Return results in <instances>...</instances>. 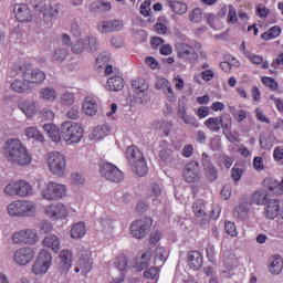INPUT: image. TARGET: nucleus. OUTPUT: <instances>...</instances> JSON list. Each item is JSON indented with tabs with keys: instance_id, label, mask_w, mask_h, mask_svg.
Listing matches in <instances>:
<instances>
[{
	"instance_id": "f257e3e1",
	"label": "nucleus",
	"mask_w": 283,
	"mask_h": 283,
	"mask_svg": "<svg viewBox=\"0 0 283 283\" xmlns=\"http://www.w3.org/2000/svg\"><path fill=\"white\" fill-rule=\"evenodd\" d=\"M3 154L8 163L18 167H28L32 163V156L28 153V148L18 139H9L4 145Z\"/></svg>"
},
{
	"instance_id": "f03ea898",
	"label": "nucleus",
	"mask_w": 283,
	"mask_h": 283,
	"mask_svg": "<svg viewBox=\"0 0 283 283\" xmlns=\"http://www.w3.org/2000/svg\"><path fill=\"white\" fill-rule=\"evenodd\" d=\"M34 13L38 14L46 25L52 23L54 19H59V12L61 10V4L48 6L43 0H34L32 2Z\"/></svg>"
},
{
	"instance_id": "7ed1b4c3",
	"label": "nucleus",
	"mask_w": 283,
	"mask_h": 283,
	"mask_svg": "<svg viewBox=\"0 0 283 283\" xmlns=\"http://www.w3.org/2000/svg\"><path fill=\"white\" fill-rule=\"evenodd\" d=\"M8 213L11 218H34L36 208L28 200H15L8 206Z\"/></svg>"
},
{
	"instance_id": "20e7f679",
	"label": "nucleus",
	"mask_w": 283,
	"mask_h": 283,
	"mask_svg": "<svg viewBox=\"0 0 283 283\" xmlns=\"http://www.w3.org/2000/svg\"><path fill=\"white\" fill-rule=\"evenodd\" d=\"M83 126L81 124H76L75 122H63L60 130V139L63 138L65 143L72 145L74 143H81L83 138Z\"/></svg>"
},
{
	"instance_id": "39448f33",
	"label": "nucleus",
	"mask_w": 283,
	"mask_h": 283,
	"mask_svg": "<svg viewBox=\"0 0 283 283\" xmlns=\"http://www.w3.org/2000/svg\"><path fill=\"white\" fill-rule=\"evenodd\" d=\"M49 169L51 174L54 176H65L67 174V161L65 160V156L61 153H51L49 154Z\"/></svg>"
},
{
	"instance_id": "423d86ee",
	"label": "nucleus",
	"mask_w": 283,
	"mask_h": 283,
	"mask_svg": "<svg viewBox=\"0 0 283 283\" xmlns=\"http://www.w3.org/2000/svg\"><path fill=\"white\" fill-rule=\"evenodd\" d=\"M154 224V219L150 217H142L138 220H135L130 226V233L137 240H143L151 231Z\"/></svg>"
},
{
	"instance_id": "0eeeda50",
	"label": "nucleus",
	"mask_w": 283,
	"mask_h": 283,
	"mask_svg": "<svg viewBox=\"0 0 283 283\" xmlns=\"http://www.w3.org/2000/svg\"><path fill=\"white\" fill-rule=\"evenodd\" d=\"M99 174L103 178L109 180V182L118 184L125 180V174L116 165L111 163L99 164Z\"/></svg>"
},
{
	"instance_id": "6e6552de",
	"label": "nucleus",
	"mask_w": 283,
	"mask_h": 283,
	"mask_svg": "<svg viewBox=\"0 0 283 283\" xmlns=\"http://www.w3.org/2000/svg\"><path fill=\"white\" fill-rule=\"evenodd\" d=\"M19 72L27 83H43L45 81V72L39 69H32V65L30 64H22L19 66Z\"/></svg>"
},
{
	"instance_id": "1a4fd4ad",
	"label": "nucleus",
	"mask_w": 283,
	"mask_h": 283,
	"mask_svg": "<svg viewBox=\"0 0 283 283\" xmlns=\"http://www.w3.org/2000/svg\"><path fill=\"white\" fill-rule=\"evenodd\" d=\"M260 205H266L265 207V218L268 220H275L276 216H280V200L277 199H268L266 195H260L259 201Z\"/></svg>"
},
{
	"instance_id": "9d476101",
	"label": "nucleus",
	"mask_w": 283,
	"mask_h": 283,
	"mask_svg": "<svg viewBox=\"0 0 283 283\" xmlns=\"http://www.w3.org/2000/svg\"><path fill=\"white\" fill-rule=\"evenodd\" d=\"M65 196V186L51 181L46 189L42 190L45 200H61Z\"/></svg>"
},
{
	"instance_id": "9b49d317",
	"label": "nucleus",
	"mask_w": 283,
	"mask_h": 283,
	"mask_svg": "<svg viewBox=\"0 0 283 283\" xmlns=\"http://www.w3.org/2000/svg\"><path fill=\"white\" fill-rule=\"evenodd\" d=\"M201 165L208 182H216V180H218V168L213 165V161H211V156H209V154L202 153Z\"/></svg>"
},
{
	"instance_id": "f8f14e48",
	"label": "nucleus",
	"mask_w": 283,
	"mask_h": 283,
	"mask_svg": "<svg viewBox=\"0 0 283 283\" xmlns=\"http://www.w3.org/2000/svg\"><path fill=\"white\" fill-rule=\"evenodd\" d=\"M34 255H36V250L34 248H20L13 254V260L15 264L20 266H25L30 264L31 260H34Z\"/></svg>"
},
{
	"instance_id": "ddd939ff",
	"label": "nucleus",
	"mask_w": 283,
	"mask_h": 283,
	"mask_svg": "<svg viewBox=\"0 0 283 283\" xmlns=\"http://www.w3.org/2000/svg\"><path fill=\"white\" fill-rule=\"evenodd\" d=\"M192 211L197 216V222L200 227L209 224L211 220V212H207L205 201L202 199H198L192 203Z\"/></svg>"
},
{
	"instance_id": "4468645a",
	"label": "nucleus",
	"mask_w": 283,
	"mask_h": 283,
	"mask_svg": "<svg viewBox=\"0 0 283 283\" xmlns=\"http://www.w3.org/2000/svg\"><path fill=\"white\" fill-rule=\"evenodd\" d=\"M182 175L186 182H197V180H200V164L196 160L189 161L185 166Z\"/></svg>"
},
{
	"instance_id": "2eb2a0df",
	"label": "nucleus",
	"mask_w": 283,
	"mask_h": 283,
	"mask_svg": "<svg viewBox=\"0 0 283 283\" xmlns=\"http://www.w3.org/2000/svg\"><path fill=\"white\" fill-rule=\"evenodd\" d=\"M176 50L178 59H188L190 63H195L198 60V53L187 43L176 44Z\"/></svg>"
},
{
	"instance_id": "dca6fc26",
	"label": "nucleus",
	"mask_w": 283,
	"mask_h": 283,
	"mask_svg": "<svg viewBox=\"0 0 283 283\" xmlns=\"http://www.w3.org/2000/svg\"><path fill=\"white\" fill-rule=\"evenodd\" d=\"M78 256V266L82 273H90L92 271V265L94 262L92 261V252L90 250H81L77 253Z\"/></svg>"
},
{
	"instance_id": "f3484780",
	"label": "nucleus",
	"mask_w": 283,
	"mask_h": 283,
	"mask_svg": "<svg viewBox=\"0 0 283 283\" xmlns=\"http://www.w3.org/2000/svg\"><path fill=\"white\" fill-rule=\"evenodd\" d=\"M45 213L52 220L67 218V208L63 203L51 205L46 207Z\"/></svg>"
},
{
	"instance_id": "a211bd4d",
	"label": "nucleus",
	"mask_w": 283,
	"mask_h": 283,
	"mask_svg": "<svg viewBox=\"0 0 283 283\" xmlns=\"http://www.w3.org/2000/svg\"><path fill=\"white\" fill-rule=\"evenodd\" d=\"M13 12L15 14V19H18L20 23L32 21V10H30L25 4H15Z\"/></svg>"
},
{
	"instance_id": "6ab92c4d",
	"label": "nucleus",
	"mask_w": 283,
	"mask_h": 283,
	"mask_svg": "<svg viewBox=\"0 0 283 283\" xmlns=\"http://www.w3.org/2000/svg\"><path fill=\"white\" fill-rule=\"evenodd\" d=\"M202 254L199 251L192 250L187 254V264L192 271H200L202 269Z\"/></svg>"
},
{
	"instance_id": "aec40b11",
	"label": "nucleus",
	"mask_w": 283,
	"mask_h": 283,
	"mask_svg": "<svg viewBox=\"0 0 283 283\" xmlns=\"http://www.w3.org/2000/svg\"><path fill=\"white\" fill-rule=\"evenodd\" d=\"M99 32L107 34V32H118L123 30V24L119 20H105L97 25Z\"/></svg>"
},
{
	"instance_id": "412c9836",
	"label": "nucleus",
	"mask_w": 283,
	"mask_h": 283,
	"mask_svg": "<svg viewBox=\"0 0 283 283\" xmlns=\"http://www.w3.org/2000/svg\"><path fill=\"white\" fill-rule=\"evenodd\" d=\"M177 114L186 125H191L192 127H199V124H198V120H196V117L191 115H187V106H185V103L179 102Z\"/></svg>"
},
{
	"instance_id": "4be33fe9",
	"label": "nucleus",
	"mask_w": 283,
	"mask_h": 283,
	"mask_svg": "<svg viewBox=\"0 0 283 283\" xmlns=\"http://www.w3.org/2000/svg\"><path fill=\"white\" fill-rule=\"evenodd\" d=\"M126 158L130 165V167H134L138 160H143L145 156L143 155V151L136 146H129L126 149Z\"/></svg>"
},
{
	"instance_id": "5701e85b",
	"label": "nucleus",
	"mask_w": 283,
	"mask_h": 283,
	"mask_svg": "<svg viewBox=\"0 0 283 283\" xmlns=\"http://www.w3.org/2000/svg\"><path fill=\"white\" fill-rule=\"evenodd\" d=\"M59 266L62 273H67L72 269V252L67 250L61 251Z\"/></svg>"
},
{
	"instance_id": "b1692460",
	"label": "nucleus",
	"mask_w": 283,
	"mask_h": 283,
	"mask_svg": "<svg viewBox=\"0 0 283 283\" xmlns=\"http://www.w3.org/2000/svg\"><path fill=\"white\" fill-rule=\"evenodd\" d=\"M249 211H251V202L243 200L238 208L234 209L233 216L238 220H247L249 218Z\"/></svg>"
},
{
	"instance_id": "393cba45",
	"label": "nucleus",
	"mask_w": 283,
	"mask_h": 283,
	"mask_svg": "<svg viewBox=\"0 0 283 283\" xmlns=\"http://www.w3.org/2000/svg\"><path fill=\"white\" fill-rule=\"evenodd\" d=\"M42 244L44 247H48V249H52L54 253H59V251L61 250V241L59 240V237H56L55 234H48L43 239Z\"/></svg>"
},
{
	"instance_id": "a878e982",
	"label": "nucleus",
	"mask_w": 283,
	"mask_h": 283,
	"mask_svg": "<svg viewBox=\"0 0 283 283\" xmlns=\"http://www.w3.org/2000/svg\"><path fill=\"white\" fill-rule=\"evenodd\" d=\"M115 269L119 272V277L117 283L125 282V270L127 269V258L125 255H119L114 261Z\"/></svg>"
},
{
	"instance_id": "bb28decb",
	"label": "nucleus",
	"mask_w": 283,
	"mask_h": 283,
	"mask_svg": "<svg viewBox=\"0 0 283 283\" xmlns=\"http://www.w3.org/2000/svg\"><path fill=\"white\" fill-rule=\"evenodd\" d=\"M82 112H84L86 116H96V113L98 112L96 101H94L92 97H86L82 104Z\"/></svg>"
},
{
	"instance_id": "cd10ccee",
	"label": "nucleus",
	"mask_w": 283,
	"mask_h": 283,
	"mask_svg": "<svg viewBox=\"0 0 283 283\" xmlns=\"http://www.w3.org/2000/svg\"><path fill=\"white\" fill-rule=\"evenodd\" d=\"M43 130L51 137L53 143H61V132L59 127L52 123L44 124Z\"/></svg>"
},
{
	"instance_id": "c85d7f7f",
	"label": "nucleus",
	"mask_w": 283,
	"mask_h": 283,
	"mask_svg": "<svg viewBox=\"0 0 283 283\" xmlns=\"http://www.w3.org/2000/svg\"><path fill=\"white\" fill-rule=\"evenodd\" d=\"M125 87V81L120 76H113L107 80V88L109 92H120Z\"/></svg>"
},
{
	"instance_id": "c756f323",
	"label": "nucleus",
	"mask_w": 283,
	"mask_h": 283,
	"mask_svg": "<svg viewBox=\"0 0 283 283\" xmlns=\"http://www.w3.org/2000/svg\"><path fill=\"white\" fill-rule=\"evenodd\" d=\"M132 169L134 174H136V176H139V178L147 176V171H149V168L147 167V161L145 160V158L136 161L134 166H132Z\"/></svg>"
},
{
	"instance_id": "7c9ffc66",
	"label": "nucleus",
	"mask_w": 283,
	"mask_h": 283,
	"mask_svg": "<svg viewBox=\"0 0 283 283\" xmlns=\"http://www.w3.org/2000/svg\"><path fill=\"white\" fill-rule=\"evenodd\" d=\"M132 87L135 94H137V96H140L142 94H145L147 90H149V84L147 83V81H145V78H138L132 81Z\"/></svg>"
},
{
	"instance_id": "2f4dec72",
	"label": "nucleus",
	"mask_w": 283,
	"mask_h": 283,
	"mask_svg": "<svg viewBox=\"0 0 283 283\" xmlns=\"http://www.w3.org/2000/svg\"><path fill=\"white\" fill-rule=\"evenodd\" d=\"M283 269V260L280 254L274 255L273 261L270 263L269 271L272 275H280Z\"/></svg>"
},
{
	"instance_id": "473e14b6",
	"label": "nucleus",
	"mask_w": 283,
	"mask_h": 283,
	"mask_svg": "<svg viewBox=\"0 0 283 283\" xmlns=\"http://www.w3.org/2000/svg\"><path fill=\"white\" fill-rule=\"evenodd\" d=\"M221 120L222 116L210 117L203 123V125L213 134H218V132H220Z\"/></svg>"
},
{
	"instance_id": "72a5a7b5",
	"label": "nucleus",
	"mask_w": 283,
	"mask_h": 283,
	"mask_svg": "<svg viewBox=\"0 0 283 283\" xmlns=\"http://www.w3.org/2000/svg\"><path fill=\"white\" fill-rule=\"evenodd\" d=\"M112 10V3L105 1H96L90 6L91 12H109Z\"/></svg>"
},
{
	"instance_id": "f704fd0d",
	"label": "nucleus",
	"mask_w": 283,
	"mask_h": 283,
	"mask_svg": "<svg viewBox=\"0 0 283 283\" xmlns=\"http://www.w3.org/2000/svg\"><path fill=\"white\" fill-rule=\"evenodd\" d=\"M85 233L86 230L84 222H77L71 229V238H73L74 240H81V238H83Z\"/></svg>"
},
{
	"instance_id": "c9c22d12",
	"label": "nucleus",
	"mask_w": 283,
	"mask_h": 283,
	"mask_svg": "<svg viewBox=\"0 0 283 283\" xmlns=\"http://www.w3.org/2000/svg\"><path fill=\"white\" fill-rule=\"evenodd\" d=\"M114 201L120 207H124V205H129V202H132V193L117 191L114 195Z\"/></svg>"
},
{
	"instance_id": "e433bc0d",
	"label": "nucleus",
	"mask_w": 283,
	"mask_h": 283,
	"mask_svg": "<svg viewBox=\"0 0 283 283\" xmlns=\"http://www.w3.org/2000/svg\"><path fill=\"white\" fill-rule=\"evenodd\" d=\"M18 196L25 198V196H32V186L30 182L20 180L18 181Z\"/></svg>"
},
{
	"instance_id": "4c0bfd02",
	"label": "nucleus",
	"mask_w": 283,
	"mask_h": 283,
	"mask_svg": "<svg viewBox=\"0 0 283 283\" xmlns=\"http://www.w3.org/2000/svg\"><path fill=\"white\" fill-rule=\"evenodd\" d=\"M169 8L175 12V14H185L188 10L187 3L180 1H168Z\"/></svg>"
},
{
	"instance_id": "58836bf2",
	"label": "nucleus",
	"mask_w": 283,
	"mask_h": 283,
	"mask_svg": "<svg viewBox=\"0 0 283 283\" xmlns=\"http://www.w3.org/2000/svg\"><path fill=\"white\" fill-rule=\"evenodd\" d=\"M11 90L18 94H23L24 92H28V90H30V85L21 80H14L11 83Z\"/></svg>"
},
{
	"instance_id": "ea45409f",
	"label": "nucleus",
	"mask_w": 283,
	"mask_h": 283,
	"mask_svg": "<svg viewBox=\"0 0 283 283\" xmlns=\"http://www.w3.org/2000/svg\"><path fill=\"white\" fill-rule=\"evenodd\" d=\"M25 136H28L29 138H33V140H38L39 143H43V140H45L43 134H41V132H39L36 127L27 128Z\"/></svg>"
},
{
	"instance_id": "a19ab883",
	"label": "nucleus",
	"mask_w": 283,
	"mask_h": 283,
	"mask_svg": "<svg viewBox=\"0 0 283 283\" xmlns=\"http://www.w3.org/2000/svg\"><path fill=\"white\" fill-rule=\"evenodd\" d=\"M151 262V252L142 254L139 262H137V271H145Z\"/></svg>"
},
{
	"instance_id": "79ce46f5",
	"label": "nucleus",
	"mask_w": 283,
	"mask_h": 283,
	"mask_svg": "<svg viewBox=\"0 0 283 283\" xmlns=\"http://www.w3.org/2000/svg\"><path fill=\"white\" fill-rule=\"evenodd\" d=\"M38 261H40L42 264H44V266L50 269L52 264V254L46 250H41L39 252Z\"/></svg>"
},
{
	"instance_id": "37998d69",
	"label": "nucleus",
	"mask_w": 283,
	"mask_h": 283,
	"mask_svg": "<svg viewBox=\"0 0 283 283\" xmlns=\"http://www.w3.org/2000/svg\"><path fill=\"white\" fill-rule=\"evenodd\" d=\"M263 185L265 189H269V191H280V181L274 178H265L263 180Z\"/></svg>"
},
{
	"instance_id": "c03bdc74",
	"label": "nucleus",
	"mask_w": 283,
	"mask_h": 283,
	"mask_svg": "<svg viewBox=\"0 0 283 283\" xmlns=\"http://www.w3.org/2000/svg\"><path fill=\"white\" fill-rule=\"evenodd\" d=\"M102 227H103L104 233L112 235V233L114 232V229H116V222L109 219H103Z\"/></svg>"
},
{
	"instance_id": "a18cd8bd",
	"label": "nucleus",
	"mask_w": 283,
	"mask_h": 283,
	"mask_svg": "<svg viewBox=\"0 0 283 283\" xmlns=\"http://www.w3.org/2000/svg\"><path fill=\"white\" fill-rule=\"evenodd\" d=\"M86 52L94 54L98 50V41L94 36H88V40L85 41Z\"/></svg>"
},
{
	"instance_id": "49530a36",
	"label": "nucleus",
	"mask_w": 283,
	"mask_h": 283,
	"mask_svg": "<svg viewBox=\"0 0 283 283\" xmlns=\"http://www.w3.org/2000/svg\"><path fill=\"white\" fill-rule=\"evenodd\" d=\"M107 132H109V125L103 124L102 126H97L94 128L93 136L94 138H97V139L103 138V136H105Z\"/></svg>"
},
{
	"instance_id": "de8ad7c7",
	"label": "nucleus",
	"mask_w": 283,
	"mask_h": 283,
	"mask_svg": "<svg viewBox=\"0 0 283 283\" xmlns=\"http://www.w3.org/2000/svg\"><path fill=\"white\" fill-rule=\"evenodd\" d=\"M27 238H28V229L22 230L20 232H15L12 235V240H13L14 244H21V242L25 244Z\"/></svg>"
},
{
	"instance_id": "09e8293b",
	"label": "nucleus",
	"mask_w": 283,
	"mask_h": 283,
	"mask_svg": "<svg viewBox=\"0 0 283 283\" xmlns=\"http://www.w3.org/2000/svg\"><path fill=\"white\" fill-rule=\"evenodd\" d=\"M48 269L50 268H48L38 259L32 266V273H34L35 275H41V273H48Z\"/></svg>"
},
{
	"instance_id": "8fccbe9b",
	"label": "nucleus",
	"mask_w": 283,
	"mask_h": 283,
	"mask_svg": "<svg viewBox=\"0 0 283 283\" xmlns=\"http://www.w3.org/2000/svg\"><path fill=\"white\" fill-rule=\"evenodd\" d=\"M244 56L251 61V63H254V65H261V63L264 62V57L260 55H255L251 53L250 51L243 52Z\"/></svg>"
},
{
	"instance_id": "3c124183",
	"label": "nucleus",
	"mask_w": 283,
	"mask_h": 283,
	"mask_svg": "<svg viewBox=\"0 0 283 283\" xmlns=\"http://www.w3.org/2000/svg\"><path fill=\"white\" fill-rule=\"evenodd\" d=\"M158 273H160V270L156 266H151L144 272V277H146V280H158Z\"/></svg>"
},
{
	"instance_id": "603ef678",
	"label": "nucleus",
	"mask_w": 283,
	"mask_h": 283,
	"mask_svg": "<svg viewBox=\"0 0 283 283\" xmlns=\"http://www.w3.org/2000/svg\"><path fill=\"white\" fill-rule=\"evenodd\" d=\"M189 19L192 23H200L202 21V9L196 8L189 13Z\"/></svg>"
},
{
	"instance_id": "864d4df0",
	"label": "nucleus",
	"mask_w": 283,
	"mask_h": 283,
	"mask_svg": "<svg viewBox=\"0 0 283 283\" xmlns=\"http://www.w3.org/2000/svg\"><path fill=\"white\" fill-rule=\"evenodd\" d=\"M61 103L65 106L74 105V93L65 91L61 96Z\"/></svg>"
},
{
	"instance_id": "5fc2aeb1",
	"label": "nucleus",
	"mask_w": 283,
	"mask_h": 283,
	"mask_svg": "<svg viewBox=\"0 0 283 283\" xmlns=\"http://www.w3.org/2000/svg\"><path fill=\"white\" fill-rule=\"evenodd\" d=\"M261 83H263V85H265V87H269L273 92H276V90L279 87V84L275 82V80L273 77L264 76L261 78Z\"/></svg>"
},
{
	"instance_id": "6e6d98bb",
	"label": "nucleus",
	"mask_w": 283,
	"mask_h": 283,
	"mask_svg": "<svg viewBox=\"0 0 283 283\" xmlns=\"http://www.w3.org/2000/svg\"><path fill=\"white\" fill-rule=\"evenodd\" d=\"M67 59V51L65 49H56L53 53V61H57V63H63V61Z\"/></svg>"
},
{
	"instance_id": "4d7b16f0",
	"label": "nucleus",
	"mask_w": 283,
	"mask_h": 283,
	"mask_svg": "<svg viewBox=\"0 0 283 283\" xmlns=\"http://www.w3.org/2000/svg\"><path fill=\"white\" fill-rule=\"evenodd\" d=\"M220 129H223V134L231 132V117L229 115H221Z\"/></svg>"
},
{
	"instance_id": "13d9d810",
	"label": "nucleus",
	"mask_w": 283,
	"mask_h": 283,
	"mask_svg": "<svg viewBox=\"0 0 283 283\" xmlns=\"http://www.w3.org/2000/svg\"><path fill=\"white\" fill-rule=\"evenodd\" d=\"M227 23H230L231 25L238 23V13L235 12V7L232 4L229 6Z\"/></svg>"
},
{
	"instance_id": "bf43d9fd",
	"label": "nucleus",
	"mask_w": 283,
	"mask_h": 283,
	"mask_svg": "<svg viewBox=\"0 0 283 283\" xmlns=\"http://www.w3.org/2000/svg\"><path fill=\"white\" fill-rule=\"evenodd\" d=\"M155 87L157 90H161V92L167 93V88L171 87V84L169 83V81L165 77H161L160 80H158L155 84Z\"/></svg>"
},
{
	"instance_id": "052dcab7",
	"label": "nucleus",
	"mask_w": 283,
	"mask_h": 283,
	"mask_svg": "<svg viewBox=\"0 0 283 283\" xmlns=\"http://www.w3.org/2000/svg\"><path fill=\"white\" fill-rule=\"evenodd\" d=\"M243 172L244 170L242 168H239L238 164H235L231 169V178L234 180V182H240Z\"/></svg>"
},
{
	"instance_id": "680f3d73",
	"label": "nucleus",
	"mask_w": 283,
	"mask_h": 283,
	"mask_svg": "<svg viewBox=\"0 0 283 283\" xmlns=\"http://www.w3.org/2000/svg\"><path fill=\"white\" fill-rule=\"evenodd\" d=\"M42 98H44V101H54L56 98V91L50 87L44 88L42 91Z\"/></svg>"
},
{
	"instance_id": "e2e57ef3",
	"label": "nucleus",
	"mask_w": 283,
	"mask_h": 283,
	"mask_svg": "<svg viewBox=\"0 0 283 283\" xmlns=\"http://www.w3.org/2000/svg\"><path fill=\"white\" fill-rule=\"evenodd\" d=\"M36 242H39V234L32 230H28L24 244H36Z\"/></svg>"
},
{
	"instance_id": "0e129e2a",
	"label": "nucleus",
	"mask_w": 283,
	"mask_h": 283,
	"mask_svg": "<svg viewBox=\"0 0 283 283\" xmlns=\"http://www.w3.org/2000/svg\"><path fill=\"white\" fill-rule=\"evenodd\" d=\"M86 46H85V41L84 40H78L73 46H72V52L74 54H83L85 52Z\"/></svg>"
},
{
	"instance_id": "69168bd1",
	"label": "nucleus",
	"mask_w": 283,
	"mask_h": 283,
	"mask_svg": "<svg viewBox=\"0 0 283 283\" xmlns=\"http://www.w3.org/2000/svg\"><path fill=\"white\" fill-rule=\"evenodd\" d=\"M7 196H18V182H10L4 187Z\"/></svg>"
},
{
	"instance_id": "338daca9",
	"label": "nucleus",
	"mask_w": 283,
	"mask_h": 283,
	"mask_svg": "<svg viewBox=\"0 0 283 283\" xmlns=\"http://www.w3.org/2000/svg\"><path fill=\"white\" fill-rule=\"evenodd\" d=\"M163 193V189H160V186L158 184H153L150 186V197L154 201L158 200V197Z\"/></svg>"
},
{
	"instance_id": "774afa93",
	"label": "nucleus",
	"mask_w": 283,
	"mask_h": 283,
	"mask_svg": "<svg viewBox=\"0 0 283 283\" xmlns=\"http://www.w3.org/2000/svg\"><path fill=\"white\" fill-rule=\"evenodd\" d=\"M40 115L43 120H54V112L51 108H43Z\"/></svg>"
}]
</instances>
